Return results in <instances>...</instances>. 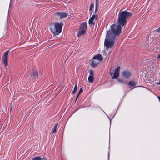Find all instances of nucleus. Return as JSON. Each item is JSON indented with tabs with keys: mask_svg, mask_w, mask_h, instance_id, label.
Segmentation results:
<instances>
[{
	"mask_svg": "<svg viewBox=\"0 0 160 160\" xmlns=\"http://www.w3.org/2000/svg\"><path fill=\"white\" fill-rule=\"evenodd\" d=\"M158 58H160V54L159 55H158V56L157 57Z\"/></svg>",
	"mask_w": 160,
	"mask_h": 160,
	"instance_id": "b1692460",
	"label": "nucleus"
},
{
	"mask_svg": "<svg viewBox=\"0 0 160 160\" xmlns=\"http://www.w3.org/2000/svg\"><path fill=\"white\" fill-rule=\"evenodd\" d=\"M93 59H96L98 60L100 62L103 60V58L102 55L100 54H98L94 56L93 57Z\"/></svg>",
	"mask_w": 160,
	"mask_h": 160,
	"instance_id": "1a4fd4ad",
	"label": "nucleus"
},
{
	"mask_svg": "<svg viewBox=\"0 0 160 160\" xmlns=\"http://www.w3.org/2000/svg\"><path fill=\"white\" fill-rule=\"evenodd\" d=\"M95 5H96V9H95V12H96V11L97 7L99 5L98 1H96Z\"/></svg>",
	"mask_w": 160,
	"mask_h": 160,
	"instance_id": "6ab92c4d",
	"label": "nucleus"
},
{
	"mask_svg": "<svg viewBox=\"0 0 160 160\" xmlns=\"http://www.w3.org/2000/svg\"><path fill=\"white\" fill-rule=\"evenodd\" d=\"M63 25V24L62 23H55L54 26L51 28V32L55 35H58L61 32Z\"/></svg>",
	"mask_w": 160,
	"mask_h": 160,
	"instance_id": "f03ea898",
	"label": "nucleus"
},
{
	"mask_svg": "<svg viewBox=\"0 0 160 160\" xmlns=\"http://www.w3.org/2000/svg\"><path fill=\"white\" fill-rule=\"evenodd\" d=\"M77 87H78V85H77V83L75 84V85L74 87V88H73V90L72 91V92H71L72 94H74L75 92L77 90Z\"/></svg>",
	"mask_w": 160,
	"mask_h": 160,
	"instance_id": "dca6fc26",
	"label": "nucleus"
},
{
	"mask_svg": "<svg viewBox=\"0 0 160 160\" xmlns=\"http://www.w3.org/2000/svg\"><path fill=\"white\" fill-rule=\"evenodd\" d=\"M118 80L119 82H121V83H122V84H125L127 83V82L122 81L120 79H118Z\"/></svg>",
	"mask_w": 160,
	"mask_h": 160,
	"instance_id": "a211bd4d",
	"label": "nucleus"
},
{
	"mask_svg": "<svg viewBox=\"0 0 160 160\" xmlns=\"http://www.w3.org/2000/svg\"><path fill=\"white\" fill-rule=\"evenodd\" d=\"M97 15H93L92 17L89 19L88 21V23L89 25L92 26L94 25L95 24V23L93 22V20L95 19H97Z\"/></svg>",
	"mask_w": 160,
	"mask_h": 160,
	"instance_id": "0eeeda50",
	"label": "nucleus"
},
{
	"mask_svg": "<svg viewBox=\"0 0 160 160\" xmlns=\"http://www.w3.org/2000/svg\"><path fill=\"white\" fill-rule=\"evenodd\" d=\"M83 92V89H82V88H81L80 90H79V92L78 94V96H79V94H80V93H81V92Z\"/></svg>",
	"mask_w": 160,
	"mask_h": 160,
	"instance_id": "4be33fe9",
	"label": "nucleus"
},
{
	"mask_svg": "<svg viewBox=\"0 0 160 160\" xmlns=\"http://www.w3.org/2000/svg\"><path fill=\"white\" fill-rule=\"evenodd\" d=\"M100 62L98 60L96 59H93L92 61V62L91 63V65L92 67H96L98 64Z\"/></svg>",
	"mask_w": 160,
	"mask_h": 160,
	"instance_id": "6e6552de",
	"label": "nucleus"
},
{
	"mask_svg": "<svg viewBox=\"0 0 160 160\" xmlns=\"http://www.w3.org/2000/svg\"><path fill=\"white\" fill-rule=\"evenodd\" d=\"M90 74V75L93 76L94 75V72L92 70H90L89 72Z\"/></svg>",
	"mask_w": 160,
	"mask_h": 160,
	"instance_id": "412c9836",
	"label": "nucleus"
},
{
	"mask_svg": "<svg viewBox=\"0 0 160 160\" xmlns=\"http://www.w3.org/2000/svg\"><path fill=\"white\" fill-rule=\"evenodd\" d=\"M121 11L120 10L118 15L117 23L118 24L112 25L109 30L107 31L104 42V45L107 49L113 46L116 36L121 33L122 27L126 24L127 19L132 16V13L126 10Z\"/></svg>",
	"mask_w": 160,
	"mask_h": 160,
	"instance_id": "f257e3e1",
	"label": "nucleus"
},
{
	"mask_svg": "<svg viewBox=\"0 0 160 160\" xmlns=\"http://www.w3.org/2000/svg\"><path fill=\"white\" fill-rule=\"evenodd\" d=\"M31 78L33 79H36L38 77L37 71H33L31 76Z\"/></svg>",
	"mask_w": 160,
	"mask_h": 160,
	"instance_id": "9d476101",
	"label": "nucleus"
},
{
	"mask_svg": "<svg viewBox=\"0 0 160 160\" xmlns=\"http://www.w3.org/2000/svg\"><path fill=\"white\" fill-rule=\"evenodd\" d=\"M8 52L9 50L5 52L2 56V61L5 66H6L8 65L7 58Z\"/></svg>",
	"mask_w": 160,
	"mask_h": 160,
	"instance_id": "20e7f679",
	"label": "nucleus"
},
{
	"mask_svg": "<svg viewBox=\"0 0 160 160\" xmlns=\"http://www.w3.org/2000/svg\"><path fill=\"white\" fill-rule=\"evenodd\" d=\"M110 75H112L113 74V72H110Z\"/></svg>",
	"mask_w": 160,
	"mask_h": 160,
	"instance_id": "a878e982",
	"label": "nucleus"
},
{
	"mask_svg": "<svg viewBox=\"0 0 160 160\" xmlns=\"http://www.w3.org/2000/svg\"><path fill=\"white\" fill-rule=\"evenodd\" d=\"M88 81L92 83L93 82L94 78L93 76L91 75H89L88 78Z\"/></svg>",
	"mask_w": 160,
	"mask_h": 160,
	"instance_id": "4468645a",
	"label": "nucleus"
},
{
	"mask_svg": "<svg viewBox=\"0 0 160 160\" xmlns=\"http://www.w3.org/2000/svg\"><path fill=\"white\" fill-rule=\"evenodd\" d=\"M93 7H94V4L93 3H92L91 5V6H90V9H89V10L90 11H91L92 9L93 8Z\"/></svg>",
	"mask_w": 160,
	"mask_h": 160,
	"instance_id": "aec40b11",
	"label": "nucleus"
},
{
	"mask_svg": "<svg viewBox=\"0 0 160 160\" xmlns=\"http://www.w3.org/2000/svg\"><path fill=\"white\" fill-rule=\"evenodd\" d=\"M86 31L79 29V31L78 32L77 36L79 37L86 33Z\"/></svg>",
	"mask_w": 160,
	"mask_h": 160,
	"instance_id": "f8f14e48",
	"label": "nucleus"
},
{
	"mask_svg": "<svg viewBox=\"0 0 160 160\" xmlns=\"http://www.w3.org/2000/svg\"><path fill=\"white\" fill-rule=\"evenodd\" d=\"M120 69V67L119 66H118L115 69L114 73V75L112 77V79H115L118 77L119 75V71Z\"/></svg>",
	"mask_w": 160,
	"mask_h": 160,
	"instance_id": "39448f33",
	"label": "nucleus"
},
{
	"mask_svg": "<svg viewBox=\"0 0 160 160\" xmlns=\"http://www.w3.org/2000/svg\"><path fill=\"white\" fill-rule=\"evenodd\" d=\"M55 15L58 18L62 19L66 18L68 15V13L66 12H57L55 14Z\"/></svg>",
	"mask_w": 160,
	"mask_h": 160,
	"instance_id": "7ed1b4c3",
	"label": "nucleus"
},
{
	"mask_svg": "<svg viewBox=\"0 0 160 160\" xmlns=\"http://www.w3.org/2000/svg\"><path fill=\"white\" fill-rule=\"evenodd\" d=\"M78 96H78V95H77V96L76 97V99H75V101L77 100V99L78 98Z\"/></svg>",
	"mask_w": 160,
	"mask_h": 160,
	"instance_id": "393cba45",
	"label": "nucleus"
},
{
	"mask_svg": "<svg viewBox=\"0 0 160 160\" xmlns=\"http://www.w3.org/2000/svg\"><path fill=\"white\" fill-rule=\"evenodd\" d=\"M128 84L130 86L134 87V88L135 87V86L136 85V84L135 82L132 81H130L129 82Z\"/></svg>",
	"mask_w": 160,
	"mask_h": 160,
	"instance_id": "2eb2a0df",
	"label": "nucleus"
},
{
	"mask_svg": "<svg viewBox=\"0 0 160 160\" xmlns=\"http://www.w3.org/2000/svg\"><path fill=\"white\" fill-rule=\"evenodd\" d=\"M42 159L39 157H35L33 158L32 160H41Z\"/></svg>",
	"mask_w": 160,
	"mask_h": 160,
	"instance_id": "f3484780",
	"label": "nucleus"
},
{
	"mask_svg": "<svg viewBox=\"0 0 160 160\" xmlns=\"http://www.w3.org/2000/svg\"><path fill=\"white\" fill-rule=\"evenodd\" d=\"M96 1H98V0H96Z\"/></svg>",
	"mask_w": 160,
	"mask_h": 160,
	"instance_id": "cd10ccee",
	"label": "nucleus"
},
{
	"mask_svg": "<svg viewBox=\"0 0 160 160\" xmlns=\"http://www.w3.org/2000/svg\"><path fill=\"white\" fill-rule=\"evenodd\" d=\"M158 98L160 102V96H158Z\"/></svg>",
	"mask_w": 160,
	"mask_h": 160,
	"instance_id": "bb28decb",
	"label": "nucleus"
},
{
	"mask_svg": "<svg viewBox=\"0 0 160 160\" xmlns=\"http://www.w3.org/2000/svg\"><path fill=\"white\" fill-rule=\"evenodd\" d=\"M122 74L125 78L128 79L131 76L132 73L130 71L126 70L122 72Z\"/></svg>",
	"mask_w": 160,
	"mask_h": 160,
	"instance_id": "423d86ee",
	"label": "nucleus"
},
{
	"mask_svg": "<svg viewBox=\"0 0 160 160\" xmlns=\"http://www.w3.org/2000/svg\"><path fill=\"white\" fill-rule=\"evenodd\" d=\"M58 126V123H56L55 124V125L53 128V129L51 131V133L52 134L56 132V130H57V126Z\"/></svg>",
	"mask_w": 160,
	"mask_h": 160,
	"instance_id": "ddd939ff",
	"label": "nucleus"
},
{
	"mask_svg": "<svg viewBox=\"0 0 160 160\" xmlns=\"http://www.w3.org/2000/svg\"><path fill=\"white\" fill-rule=\"evenodd\" d=\"M157 32H160V27L156 30Z\"/></svg>",
	"mask_w": 160,
	"mask_h": 160,
	"instance_id": "5701e85b",
	"label": "nucleus"
},
{
	"mask_svg": "<svg viewBox=\"0 0 160 160\" xmlns=\"http://www.w3.org/2000/svg\"><path fill=\"white\" fill-rule=\"evenodd\" d=\"M79 28L81 29H82L86 31L87 28V25L86 23L85 22H83L82 24L80 26Z\"/></svg>",
	"mask_w": 160,
	"mask_h": 160,
	"instance_id": "9b49d317",
	"label": "nucleus"
}]
</instances>
